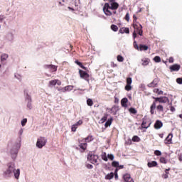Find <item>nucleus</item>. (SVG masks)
<instances>
[{
	"label": "nucleus",
	"instance_id": "de8ad7c7",
	"mask_svg": "<svg viewBox=\"0 0 182 182\" xmlns=\"http://www.w3.org/2000/svg\"><path fill=\"white\" fill-rule=\"evenodd\" d=\"M107 158H108L109 160H112V161L114 160V156L113 154H108V155H107Z\"/></svg>",
	"mask_w": 182,
	"mask_h": 182
},
{
	"label": "nucleus",
	"instance_id": "6e6552de",
	"mask_svg": "<svg viewBox=\"0 0 182 182\" xmlns=\"http://www.w3.org/2000/svg\"><path fill=\"white\" fill-rule=\"evenodd\" d=\"M79 73L81 79H84V80L89 82V74L87 73L82 70H80Z\"/></svg>",
	"mask_w": 182,
	"mask_h": 182
},
{
	"label": "nucleus",
	"instance_id": "052dcab7",
	"mask_svg": "<svg viewBox=\"0 0 182 182\" xmlns=\"http://www.w3.org/2000/svg\"><path fill=\"white\" fill-rule=\"evenodd\" d=\"M176 82H177V83H178V85H182V77L177 78Z\"/></svg>",
	"mask_w": 182,
	"mask_h": 182
},
{
	"label": "nucleus",
	"instance_id": "13d9d810",
	"mask_svg": "<svg viewBox=\"0 0 182 182\" xmlns=\"http://www.w3.org/2000/svg\"><path fill=\"white\" fill-rule=\"evenodd\" d=\"M134 48L139 50V46L137 45V43L136 41L134 42Z\"/></svg>",
	"mask_w": 182,
	"mask_h": 182
},
{
	"label": "nucleus",
	"instance_id": "f03ea898",
	"mask_svg": "<svg viewBox=\"0 0 182 182\" xmlns=\"http://www.w3.org/2000/svg\"><path fill=\"white\" fill-rule=\"evenodd\" d=\"M119 8V3H106L103 6V12L107 16L116 15V10Z\"/></svg>",
	"mask_w": 182,
	"mask_h": 182
},
{
	"label": "nucleus",
	"instance_id": "20e7f679",
	"mask_svg": "<svg viewBox=\"0 0 182 182\" xmlns=\"http://www.w3.org/2000/svg\"><path fill=\"white\" fill-rule=\"evenodd\" d=\"M18 151H19V145L17 144L13 145L12 148L10 149V156L12 160H16L18 157Z\"/></svg>",
	"mask_w": 182,
	"mask_h": 182
},
{
	"label": "nucleus",
	"instance_id": "c9c22d12",
	"mask_svg": "<svg viewBox=\"0 0 182 182\" xmlns=\"http://www.w3.org/2000/svg\"><path fill=\"white\" fill-rule=\"evenodd\" d=\"M111 29L112 31H114V32H117V31H119V28L117 27V26L112 24L111 26Z\"/></svg>",
	"mask_w": 182,
	"mask_h": 182
},
{
	"label": "nucleus",
	"instance_id": "0e129e2a",
	"mask_svg": "<svg viewBox=\"0 0 182 182\" xmlns=\"http://www.w3.org/2000/svg\"><path fill=\"white\" fill-rule=\"evenodd\" d=\"M168 62H169V63H173V62H174V58H173V57H170Z\"/></svg>",
	"mask_w": 182,
	"mask_h": 182
},
{
	"label": "nucleus",
	"instance_id": "a211bd4d",
	"mask_svg": "<svg viewBox=\"0 0 182 182\" xmlns=\"http://www.w3.org/2000/svg\"><path fill=\"white\" fill-rule=\"evenodd\" d=\"M151 124V123H150L147 121H143V122L141 124V127L143 129H149V127H150Z\"/></svg>",
	"mask_w": 182,
	"mask_h": 182
},
{
	"label": "nucleus",
	"instance_id": "f8f14e48",
	"mask_svg": "<svg viewBox=\"0 0 182 182\" xmlns=\"http://www.w3.org/2000/svg\"><path fill=\"white\" fill-rule=\"evenodd\" d=\"M156 101L159 102V103H167V102H168V97H157L156 98Z\"/></svg>",
	"mask_w": 182,
	"mask_h": 182
},
{
	"label": "nucleus",
	"instance_id": "e433bc0d",
	"mask_svg": "<svg viewBox=\"0 0 182 182\" xmlns=\"http://www.w3.org/2000/svg\"><path fill=\"white\" fill-rule=\"evenodd\" d=\"M154 93H157L158 95H163V93H164L163 91L160 90L158 89V88H155V89L154 90Z\"/></svg>",
	"mask_w": 182,
	"mask_h": 182
},
{
	"label": "nucleus",
	"instance_id": "72a5a7b5",
	"mask_svg": "<svg viewBox=\"0 0 182 182\" xmlns=\"http://www.w3.org/2000/svg\"><path fill=\"white\" fill-rule=\"evenodd\" d=\"M84 140H85V141H86V143H89V142H90L93 140V136H88Z\"/></svg>",
	"mask_w": 182,
	"mask_h": 182
},
{
	"label": "nucleus",
	"instance_id": "b1692460",
	"mask_svg": "<svg viewBox=\"0 0 182 182\" xmlns=\"http://www.w3.org/2000/svg\"><path fill=\"white\" fill-rule=\"evenodd\" d=\"M120 33H129L130 30H129V28H122L119 30Z\"/></svg>",
	"mask_w": 182,
	"mask_h": 182
},
{
	"label": "nucleus",
	"instance_id": "8fccbe9b",
	"mask_svg": "<svg viewBox=\"0 0 182 182\" xmlns=\"http://www.w3.org/2000/svg\"><path fill=\"white\" fill-rule=\"evenodd\" d=\"M14 76H15L16 79H18V80H21V79H22V76H21V75H19V74H15Z\"/></svg>",
	"mask_w": 182,
	"mask_h": 182
},
{
	"label": "nucleus",
	"instance_id": "9b49d317",
	"mask_svg": "<svg viewBox=\"0 0 182 182\" xmlns=\"http://www.w3.org/2000/svg\"><path fill=\"white\" fill-rule=\"evenodd\" d=\"M56 85L60 86V85H62V82L59 80H52L49 81V86H55Z\"/></svg>",
	"mask_w": 182,
	"mask_h": 182
},
{
	"label": "nucleus",
	"instance_id": "a18cd8bd",
	"mask_svg": "<svg viewBox=\"0 0 182 182\" xmlns=\"http://www.w3.org/2000/svg\"><path fill=\"white\" fill-rule=\"evenodd\" d=\"M133 82V80H132V77L127 78V85H132Z\"/></svg>",
	"mask_w": 182,
	"mask_h": 182
},
{
	"label": "nucleus",
	"instance_id": "2f4dec72",
	"mask_svg": "<svg viewBox=\"0 0 182 182\" xmlns=\"http://www.w3.org/2000/svg\"><path fill=\"white\" fill-rule=\"evenodd\" d=\"M22 127H25L26 126V123H28V119L24 118L21 122Z\"/></svg>",
	"mask_w": 182,
	"mask_h": 182
},
{
	"label": "nucleus",
	"instance_id": "4468645a",
	"mask_svg": "<svg viewBox=\"0 0 182 182\" xmlns=\"http://www.w3.org/2000/svg\"><path fill=\"white\" fill-rule=\"evenodd\" d=\"M159 84V79L155 78L151 83L148 84V87H156Z\"/></svg>",
	"mask_w": 182,
	"mask_h": 182
},
{
	"label": "nucleus",
	"instance_id": "4d7b16f0",
	"mask_svg": "<svg viewBox=\"0 0 182 182\" xmlns=\"http://www.w3.org/2000/svg\"><path fill=\"white\" fill-rule=\"evenodd\" d=\"M117 171H119V168H116L115 172H114V177L116 180L119 178V176L117 175Z\"/></svg>",
	"mask_w": 182,
	"mask_h": 182
},
{
	"label": "nucleus",
	"instance_id": "58836bf2",
	"mask_svg": "<svg viewBox=\"0 0 182 182\" xmlns=\"http://www.w3.org/2000/svg\"><path fill=\"white\" fill-rule=\"evenodd\" d=\"M107 120V114H105L100 120V123H105Z\"/></svg>",
	"mask_w": 182,
	"mask_h": 182
},
{
	"label": "nucleus",
	"instance_id": "2eb2a0df",
	"mask_svg": "<svg viewBox=\"0 0 182 182\" xmlns=\"http://www.w3.org/2000/svg\"><path fill=\"white\" fill-rule=\"evenodd\" d=\"M123 178L125 182H134V181H133V178H132V176H130V174L129 173L124 175Z\"/></svg>",
	"mask_w": 182,
	"mask_h": 182
},
{
	"label": "nucleus",
	"instance_id": "4c0bfd02",
	"mask_svg": "<svg viewBox=\"0 0 182 182\" xmlns=\"http://www.w3.org/2000/svg\"><path fill=\"white\" fill-rule=\"evenodd\" d=\"M87 105L88 106H93V100L90 98L87 100Z\"/></svg>",
	"mask_w": 182,
	"mask_h": 182
},
{
	"label": "nucleus",
	"instance_id": "864d4df0",
	"mask_svg": "<svg viewBox=\"0 0 182 182\" xmlns=\"http://www.w3.org/2000/svg\"><path fill=\"white\" fill-rule=\"evenodd\" d=\"M110 111H111L112 114H116V112H114V111H116V107H112Z\"/></svg>",
	"mask_w": 182,
	"mask_h": 182
},
{
	"label": "nucleus",
	"instance_id": "e2e57ef3",
	"mask_svg": "<svg viewBox=\"0 0 182 182\" xmlns=\"http://www.w3.org/2000/svg\"><path fill=\"white\" fill-rule=\"evenodd\" d=\"M86 167H87V168L92 169V168H93V165L88 164L86 165Z\"/></svg>",
	"mask_w": 182,
	"mask_h": 182
},
{
	"label": "nucleus",
	"instance_id": "774afa93",
	"mask_svg": "<svg viewBox=\"0 0 182 182\" xmlns=\"http://www.w3.org/2000/svg\"><path fill=\"white\" fill-rule=\"evenodd\" d=\"M171 112H176V108H174V107H171Z\"/></svg>",
	"mask_w": 182,
	"mask_h": 182
},
{
	"label": "nucleus",
	"instance_id": "4be33fe9",
	"mask_svg": "<svg viewBox=\"0 0 182 182\" xmlns=\"http://www.w3.org/2000/svg\"><path fill=\"white\" fill-rule=\"evenodd\" d=\"M127 102H129V100L127 98H123L121 100V105L123 107H127Z\"/></svg>",
	"mask_w": 182,
	"mask_h": 182
},
{
	"label": "nucleus",
	"instance_id": "1a4fd4ad",
	"mask_svg": "<svg viewBox=\"0 0 182 182\" xmlns=\"http://www.w3.org/2000/svg\"><path fill=\"white\" fill-rule=\"evenodd\" d=\"M25 100L27 103V107L29 110L32 109V98L30 97L29 95H26L25 97Z\"/></svg>",
	"mask_w": 182,
	"mask_h": 182
},
{
	"label": "nucleus",
	"instance_id": "7c9ffc66",
	"mask_svg": "<svg viewBox=\"0 0 182 182\" xmlns=\"http://www.w3.org/2000/svg\"><path fill=\"white\" fill-rule=\"evenodd\" d=\"M101 157L104 161H107V155L106 154V152H102L101 154Z\"/></svg>",
	"mask_w": 182,
	"mask_h": 182
},
{
	"label": "nucleus",
	"instance_id": "79ce46f5",
	"mask_svg": "<svg viewBox=\"0 0 182 182\" xmlns=\"http://www.w3.org/2000/svg\"><path fill=\"white\" fill-rule=\"evenodd\" d=\"M112 167H116L117 168V167H119V161H114L112 163Z\"/></svg>",
	"mask_w": 182,
	"mask_h": 182
},
{
	"label": "nucleus",
	"instance_id": "338daca9",
	"mask_svg": "<svg viewBox=\"0 0 182 182\" xmlns=\"http://www.w3.org/2000/svg\"><path fill=\"white\" fill-rule=\"evenodd\" d=\"M124 166H123V165H118V167L117 168H118V170H120V169H122V168H124Z\"/></svg>",
	"mask_w": 182,
	"mask_h": 182
},
{
	"label": "nucleus",
	"instance_id": "c85d7f7f",
	"mask_svg": "<svg viewBox=\"0 0 182 182\" xmlns=\"http://www.w3.org/2000/svg\"><path fill=\"white\" fill-rule=\"evenodd\" d=\"M147 49H149V46L146 45H140L139 50H147Z\"/></svg>",
	"mask_w": 182,
	"mask_h": 182
},
{
	"label": "nucleus",
	"instance_id": "3c124183",
	"mask_svg": "<svg viewBox=\"0 0 182 182\" xmlns=\"http://www.w3.org/2000/svg\"><path fill=\"white\" fill-rule=\"evenodd\" d=\"M162 178L164 179L168 178V172L166 171V173L162 175Z\"/></svg>",
	"mask_w": 182,
	"mask_h": 182
},
{
	"label": "nucleus",
	"instance_id": "c756f323",
	"mask_svg": "<svg viewBox=\"0 0 182 182\" xmlns=\"http://www.w3.org/2000/svg\"><path fill=\"white\" fill-rule=\"evenodd\" d=\"M155 109H156V102H153V104L151 106V111H150L152 114H154Z\"/></svg>",
	"mask_w": 182,
	"mask_h": 182
},
{
	"label": "nucleus",
	"instance_id": "a19ab883",
	"mask_svg": "<svg viewBox=\"0 0 182 182\" xmlns=\"http://www.w3.org/2000/svg\"><path fill=\"white\" fill-rule=\"evenodd\" d=\"M132 141H136V142H139L140 141V138L137 136H134L132 137Z\"/></svg>",
	"mask_w": 182,
	"mask_h": 182
},
{
	"label": "nucleus",
	"instance_id": "c03bdc74",
	"mask_svg": "<svg viewBox=\"0 0 182 182\" xmlns=\"http://www.w3.org/2000/svg\"><path fill=\"white\" fill-rule=\"evenodd\" d=\"M132 90V85L127 84L125 86V90L127 92L130 91Z\"/></svg>",
	"mask_w": 182,
	"mask_h": 182
},
{
	"label": "nucleus",
	"instance_id": "dca6fc26",
	"mask_svg": "<svg viewBox=\"0 0 182 182\" xmlns=\"http://www.w3.org/2000/svg\"><path fill=\"white\" fill-rule=\"evenodd\" d=\"M14 39V33H9L6 34V41H7V42H12Z\"/></svg>",
	"mask_w": 182,
	"mask_h": 182
},
{
	"label": "nucleus",
	"instance_id": "bb28decb",
	"mask_svg": "<svg viewBox=\"0 0 182 182\" xmlns=\"http://www.w3.org/2000/svg\"><path fill=\"white\" fill-rule=\"evenodd\" d=\"M8 58H9V55H8V54H6V53H4L1 56V60L2 62H4V61L6 60V59H8Z\"/></svg>",
	"mask_w": 182,
	"mask_h": 182
},
{
	"label": "nucleus",
	"instance_id": "5fc2aeb1",
	"mask_svg": "<svg viewBox=\"0 0 182 182\" xmlns=\"http://www.w3.org/2000/svg\"><path fill=\"white\" fill-rule=\"evenodd\" d=\"M22 134H23V129L21 128L18 132V135L21 136Z\"/></svg>",
	"mask_w": 182,
	"mask_h": 182
},
{
	"label": "nucleus",
	"instance_id": "37998d69",
	"mask_svg": "<svg viewBox=\"0 0 182 182\" xmlns=\"http://www.w3.org/2000/svg\"><path fill=\"white\" fill-rule=\"evenodd\" d=\"M117 59L118 62H123V60H124V58L122 55H117Z\"/></svg>",
	"mask_w": 182,
	"mask_h": 182
},
{
	"label": "nucleus",
	"instance_id": "49530a36",
	"mask_svg": "<svg viewBox=\"0 0 182 182\" xmlns=\"http://www.w3.org/2000/svg\"><path fill=\"white\" fill-rule=\"evenodd\" d=\"M129 112L130 113H132V114H136V113H137V111L134 108H130Z\"/></svg>",
	"mask_w": 182,
	"mask_h": 182
},
{
	"label": "nucleus",
	"instance_id": "7ed1b4c3",
	"mask_svg": "<svg viewBox=\"0 0 182 182\" xmlns=\"http://www.w3.org/2000/svg\"><path fill=\"white\" fill-rule=\"evenodd\" d=\"M87 160L92 164H99V156L94 152H90L87 155Z\"/></svg>",
	"mask_w": 182,
	"mask_h": 182
},
{
	"label": "nucleus",
	"instance_id": "412c9836",
	"mask_svg": "<svg viewBox=\"0 0 182 182\" xmlns=\"http://www.w3.org/2000/svg\"><path fill=\"white\" fill-rule=\"evenodd\" d=\"M80 148L82 149V150H83V151H85V150H86V149H87V142H81L80 143Z\"/></svg>",
	"mask_w": 182,
	"mask_h": 182
},
{
	"label": "nucleus",
	"instance_id": "9d476101",
	"mask_svg": "<svg viewBox=\"0 0 182 182\" xmlns=\"http://www.w3.org/2000/svg\"><path fill=\"white\" fill-rule=\"evenodd\" d=\"M82 124H83V121L80 119L78 122L71 126V131L74 132H76L77 127H79V126H82Z\"/></svg>",
	"mask_w": 182,
	"mask_h": 182
},
{
	"label": "nucleus",
	"instance_id": "ea45409f",
	"mask_svg": "<svg viewBox=\"0 0 182 182\" xmlns=\"http://www.w3.org/2000/svg\"><path fill=\"white\" fill-rule=\"evenodd\" d=\"M160 161L163 164H167V159H166V158H164V157H161L160 158Z\"/></svg>",
	"mask_w": 182,
	"mask_h": 182
},
{
	"label": "nucleus",
	"instance_id": "6ab92c4d",
	"mask_svg": "<svg viewBox=\"0 0 182 182\" xmlns=\"http://www.w3.org/2000/svg\"><path fill=\"white\" fill-rule=\"evenodd\" d=\"M73 85L65 86L62 89V92H70L71 90H73Z\"/></svg>",
	"mask_w": 182,
	"mask_h": 182
},
{
	"label": "nucleus",
	"instance_id": "423d86ee",
	"mask_svg": "<svg viewBox=\"0 0 182 182\" xmlns=\"http://www.w3.org/2000/svg\"><path fill=\"white\" fill-rule=\"evenodd\" d=\"M133 28L134 29L136 30V32H138L139 35H140V36H143V26H141V24L139 23H133Z\"/></svg>",
	"mask_w": 182,
	"mask_h": 182
},
{
	"label": "nucleus",
	"instance_id": "603ef678",
	"mask_svg": "<svg viewBox=\"0 0 182 182\" xmlns=\"http://www.w3.org/2000/svg\"><path fill=\"white\" fill-rule=\"evenodd\" d=\"M154 155L155 156H161V151H159V150H156L154 151Z\"/></svg>",
	"mask_w": 182,
	"mask_h": 182
},
{
	"label": "nucleus",
	"instance_id": "39448f33",
	"mask_svg": "<svg viewBox=\"0 0 182 182\" xmlns=\"http://www.w3.org/2000/svg\"><path fill=\"white\" fill-rule=\"evenodd\" d=\"M46 143H48V139L46 137L40 136L37 139L36 146L38 149H42L46 146Z\"/></svg>",
	"mask_w": 182,
	"mask_h": 182
},
{
	"label": "nucleus",
	"instance_id": "69168bd1",
	"mask_svg": "<svg viewBox=\"0 0 182 182\" xmlns=\"http://www.w3.org/2000/svg\"><path fill=\"white\" fill-rule=\"evenodd\" d=\"M137 36V33H136V31L133 32V38L136 39V37Z\"/></svg>",
	"mask_w": 182,
	"mask_h": 182
},
{
	"label": "nucleus",
	"instance_id": "aec40b11",
	"mask_svg": "<svg viewBox=\"0 0 182 182\" xmlns=\"http://www.w3.org/2000/svg\"><path fill=\"white\" fill-rule=\"evenodd\" d=\"M173 140V134H169L168 135V136L166 139V143L167 144H171V141Z\"/></svg>",
	"mask_w": 182,
	"mask_h": 182
},
{
	"label": "nucleus",
	"instance_id": "6e6d98bb",
	"mask_svg": "<svg viewBox=\"0 0 182 182\" xmlns=\"http://www.w3.org/2000/svg\"><path fill=\"white\" fill-rule=\"evenodd\" d=\"M125 19H126V21H127V22H129V21H130V14H129V13H127V14L125 16Z\"/></svg>",
	"mask_w": 182,
	"mask_h": 182
},
{
	"label": "nucleus",
	"instance_id": "393cba45",
	"mask_svg": "<svg viewBox=\"0 0 182 182\" xmlns=\"http://www.w3.org/2000/svg\"><path fill=\"white\" fill-rule=\"evenodd\" d=\"M114 177V173L113 172H111L110 173H108L105 176V180H112Z\"/></svg>",
	"mask_w": 182,
	"mask_h": 182
},
{
	"label": "nucleus",
	"instance_id": "bf43d9fd",
	"mask_svg": "<svg viewBox=\"0 0 182 182\" xmlns=\"http://www.w3.org/2000/svg\"><path fill=\"white\" fill-rule=\"evenodd\" d=\"M68 9H69V11H71L72 12H75V11H77V8L73 9V8H72L70 6H68Z\"/></svg>",
	"mask_w": 182,
	"mask_h": 182
},
{
	"label": "nucleus",
	"instance_id": "680f3d73",
	"mask_svg": "<svg viewBox=\"0 0 182 182\" xmlns=\"http://www.w3.org/2000/svg\"><path fill=\"white\" fill-rule=\"evenodd\" d=\"M5 19V16L4 15H0V22H2Z\"/></svg>",
	"mask_w": 182,
	"mask_h": 182
},
{
	"label": "nucleus",
	"instance_id": "f257e3e1",
	"mask_svg": "<svg viewBox=\"0 0 182 182\" xmlns=\"http://www.w3.org/2000/svg\"><path fill=\"white\" fill-rule=\"evenodd\" d=\"M6 166L7 168L3 171V177L4 178H11L14 176L16 180H19V177H21V169L16 168L15 162H9Z\"/></svg>",
	"mask_w": 182,
	"mask_h": 182
},
{
	"label": "nucleus",
	"instance_id": "ddd939ff",
	"mask_svg": "<svg viewBox=\"0 0 182 182\" xmlns=\"http://www.w3.org/2000/svg\"><path fill=\"white\" fill-rule=\"evenodd\" d=\"M180 65L174 64L170 67V70H171V72H178V70H180Z\"/></svg>",
	"mask_w": 182,
	"mask_h": 182
},
{
	"label": "nucleus",
	"instance_id": "f704fd0d",
	"mask_svg": "<svg viewBox=\"0 0 182 182\" xmlns=\"http://www.w3.org/2000/svg\"><path fill=\"white\" fill-rule=\"evenodd\" d=\"M154 62H156V63H160V62H161V58H160V56H155L154 58Z\"/></svg>",
	"mask_w": 182,
	"mask_h": 182
},
{
	"label": "nucleus",
	"instance_id": "5701e85b",
	"mask_svg": "<svg viewBox=\"0 0 182 182\" xmlns=\"http://www.w3.org/2000/svg\"><path fill=\"white\" fill-rule=\"evenodd\" d=\"M148 167L151 168V167H156L157 166V161H152L151 162H148L147 164Z\"/></svg>",
	"mask_w": 182,
	"mask_h": 182
},
{
	"label": "nucleus",
	"instance_id": "473e14b6",
	"mask_svg": "<svg viewBox=\"0 0 182 182\" xmlns=\"http://www.w3.org/2000/svg\"><path fill=\"white\" fill-rule=\"evenodd\" d=\"M157 112H164V108L163 107V105H160L156 107Z\"/></svg>",
	"mask_w": 182,
	"mask_h": 182
},
{
	"label": "nucleus",
	"instance_id": "09e8293b",
	"mask_svg": "<svg viewBox=\"0 0 182 182\" xmlns=\"http://www.w3.org/2000/svg\"><path fill=\"white\" fill-rule=\"evenodd\" d=\"M75 63L77 65H78V66H80V68H82V69H85V67L83 66V65L82 64V63L77 61V60H75Z\"/></svg>",
	"mask_w": 182,
	"mask_h": 182
},
{
	"label": "nucleus",
	"instance_id": "0eeeda50",
	"mask_svg": "<svg viewBox=\"0 0 182 182\" xmlns=\"http://www.w3.org/2000/svg\"><path fill=\"white\" fill-rule=\"evenodd\" d=\"M44 68L51 73L56 72V70H58V66L53 65H45Z\"/></svg>",
	"mask_w": 182,
	"mask_h": 182
},
{
	"label": "nucleus",
	"instance_id": "f3484780",
	"mask_svg": "<svg viewBox=\"0 0 182 182\" xmlns=\"http://www.w3.org/2000/svg\"><path fill=\"white\" fill-rule=\"evenodd\" d=\"M163 127V122L160 120H156L154 124V129H156V130H159V129H161Z\"/></svg>",
	"mask_w": 182,
	"mask_h": 182
},
{
	"label": "nucleus",
	"instance_id": "a878e982",
	"mask_svg": "<svg viewBox=\"0 0 182 182\" xmlns=\"http://www.w3.org/2000/svg\"><path fill=\"white\" fill-rule=\"evenodd\" d=\"M149 63H150V60L149 58L142 59V65L143 66H147V65H149Z\"/></svg>",
	"mask_w": 182,
	"mask_h": 182
},
{
	"label": "nucleus",
	"instance_id": "cd10ccee",
	"mask_svg": "<svg viewBox=\"0 0 182 182\" xmlns=\"http://www.w3.org/2000/svg\"><path fill=\"white\" fill-rule=\"evenodd\" d=\"M112 122H113V118H110L109 119H108L105 124V127H109V126L112 125Z\"/></svg>",
	"mask_w": 182,
	"mask_h": 182
}]
</instances>
